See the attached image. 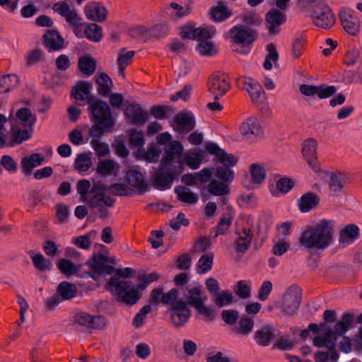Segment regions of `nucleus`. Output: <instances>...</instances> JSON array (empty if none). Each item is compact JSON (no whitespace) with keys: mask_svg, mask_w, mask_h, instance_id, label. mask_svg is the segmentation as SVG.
<instances>
[{"mask_svg":"<svg viewBox=\"0 0 362 362\" xmlns=\"http://www.w3.org/2000/svg\"><path fill=\"white\" fill-rule=\"evenodd\" d=\"M53 9L62 16H64L68 22L71 20H74V17L77 15L74 10L70 8L66 1H59L54 4Z\"/></svg>","mask_w":362,"mask_h":362,"instance_id":"nucleus-46","label":"nucleus"},{"mask_svg":"<svg viewBox=\"0 0 362 362\" xmlns=\"http://www.w3.org/2000/svg\"><path fill=\"white\" fill-rule=\"evenodd\" d=\"M126 179L128 183L139 191H146L148 187L144 175L137 167L130 168L126 173Z\"/></svg>","mask_w":362,"mask_h":362,"instance_id":"nucleus-19","label":"nucleus"},{"mask_svg":"<svg viewBox=\"0 0 362 362\" xmlns=\"http://www.w3.org/2000/svg\"><path fill=\"white\" fill-rule=\"evenodd\" d=\"M203 159V156L198 151H189L185 153L181 158L177 159V165L179 162H182L183 165L186 164L191 169L195 170L199 168Z\"/></svg>","mask_w":362,"mask_h":362,"instance_id":"nucleus-27","label":"nucleus"},{"mask_svg":"<svg viewBox=\"0 0 362 362\" xmlns=\"http://www.w3.org/2000/svg\"><path fill=\"white\" fill-rule=\"evenodd\" d=\"M239 131L243 139L250 143L257 141L264 134L260 122L255 117H248L243 122Z\"/></svg>","mask_w":362,"mask_h":362,"instance_id":"nucleus-8","label":"nucleus"},{"mask_svg":"<svg viewBox=\"0 0 362 362\" xmlns=\"http://www.w3.org/2000/svg\"><path fill=\"white\" fill-rule=\"evenodd\" d=\"M184 295L187 301V305L189 304L193 308H195L202 303H205L207 300L206 296L203 294L199 286L191 285L187 286Z\"/></svg>","mask_w":362,"mask_h":362,"instance_id":"nucleus-20","label":"nucleus"},{"mask_svg":"<svg viewBox=\"0 0 362 362\" xmlns=\"http://www.w3.org/2000/svg\"><path fill=\"white\" fill-rule=\"evenodd\" d=\"M337 337L336 333L333 331L328 330L324 335H317L315 337L313 343V345L317 347L325 346L329 350L332 351L334 349Z\"/></svg>","mask_w":362,"mask_h":362,"instance_id":"nucleus-26","label":"nucleus"},{"mask_svg":"<svg viewBox=\"0 0 362 362\" xmlns=\"http://www.w3.org/2000/svg\"><path fill=\"white\" fill-rule=\"evenodd\" d=\"M78 69L83 75L86 76L90 75V57L88 54H83L78 57Z\"/></svg>","mask_w":362,"mask_h":362,"instance_id":"nucleus-63","label":"nucleus"},{"mask_svg":"<svg viewBox=\"0 0 362 362\" xmlns=\"http://www.w3.org/2000/svg\"><path fill=\"white\" fill-rule=\"evenodd\" d=\"M71 214L70 207L64 203L56 205V216L60 223H66Z\"/></svg>","mask_w":362,"mask_h":362,"instance_id":"nucleus-59","label":"nucleus"},{"mask_svg":"<svg viewBox=\"0 0 362 362\" xmlns=\"http://www.w3.org/2000/svg\"><path fill=\"white\" fill-rule=\"evenodd\" d=\"M233 216V211L231 210L223 214L217 226L216 235H223L228 230L232 224Z\"/></svg>","mask_w":362,"mask_h":362,"instance_id":"nucleus-53","label":"nucleus"},{"mask_svg":"<svg viewBox=\"0 0 362 362\" xmlns=\"http://www.w3.org/2000/svg\"><path fill=\"white\" fill-rule=\"evenodd\" d=\"M133 274V269L129 267L117 269L115 274L111 276L105 284V289L109 291L117 301L129 305H134L140 298L139 287L131 281L127 280Z\"/></svg>","mask_w":362,"mask_h":362,"instance_id":"nucleus-2","label":"nucleus"},{"mask_svg":"<svg viewBox=\"0 0 362 362\" xmlns=\"http://www.w3.org/2000/svg\"><path fill=\"white\" fill-rule=\"evenodd\" d=\"M18 77L15 74H8L0 77V93H6L17 86Z\"/></svg>","mask_w":362,"mask_h":362,"instance_id":"nucleus-48","label":"nucleus"},{"mask_svg":"<svg viewBox=\"0 0 362 362\" xmlns=\"http://www.w3.org/2000/svg\"><path fill=\"white\" fill-rule=\"evenodd\" d=\"M57 267L66 277H71L78 272V267L66 259H59Z\"/></svg>","mask_w":362,"mask_h":362,"instance_id":"nucleus-47","label":"nucleus"},{"mask_svg":"<svg viewBox=\"0 0 362 362\" xmlns=\"http://www.w3.org/2000/svg\"><path fill=\"white\" fill-rule=\"evenodd\" d=\"M327 179L330 191L334 194L340 192L349 182L348 176L343 173H327Z\"/></svg>","mask_w":362,"mask_h":362,"instance_id":"nucleus-23","label":"nucleus"},{"mask_svg":"<svg viewBox=\"0 0 362 362\" xmlns=\"http://www.w3.org/2000/svg\"><path fill=\"white\" fill-rule=\"evenodd\" d=\"M95 254L92 258V279L100 285L106 281L105 276L115 274V258L110 255L106 246L95 243Z\"/></svg>","mask_w":362,"mask_h":362,"instance_id":"nucleus-3","label":"nucleus"},{"mask_svg":"<svg viewBox=\"0 0 362 362\" xmlns=\"http://www.w3.org/2000/svg\"><path fill=\"white\" fill-rule=\"evenodd\" d=\"M115 119L110 106L105 102L96 101L92 105V136H100L112 131Z\"/></svg>","mask_w":362,"mask_h":362,"instance_id":"nucleus-5","label":"nucleus"},{"mask_svg":"<svg viewBox=\"0 0 362 362\" xmlns=\"http://www.w3.org/2000/svg\"><path fill=\"white\" fill-rule=\"evenodd\" d=\"M334 228V222L327 219L306 226L298 239L301 248L309 252L325 250L333 242Z\"/></svg>","mask_w":362,"mask_h":362,"instance_id":"nucleus-1","label":"nucleus"},{"mask_svg":"<svg viewBox=\"0 0 362 362\" xmlns=\"http://www.w3.org/2000/svg\"><path fill=\"white\" fill-rule=\"evenodd\" d=\"M74 28V32L76 35L78 37H87L90 39V34L89 33L90 25L83 23L81 18L78 15L74 17V20H71L69 22Z\"/></svg>","mask_w":362,"mask_h":362,"instance_id":"nucleus-38","label":"nucleus"},{"mask_svg":"<svg viewBox=\"0 0 362 362\" xmlns=\"http://www.w3.org/2000/svg\"><path fill=\"white\" fill-rule=\"evenodd\" d=\"M71 93L78 105H87L88 111H90V86L88 82H78L73 88Z\"/></svg>","mask_w":362,"mask_h":362,"instance_id":"nucleus-17","label":"nucleus"},{"mask_svg":"<svg viewBox=\"0 0 362 362\" xmlns=\"http://www.w3.org/2000/svg\"><path fill=\"white\" fill-rule=\"evenodd\" d=\"M233 13L223 4L214 6L211 11V18L218 22L225 21L232 16Z\"/></svg>","mask_w":362,"mask_h":362,"instance_id":"nucleus-44","label":"nucleus"},{"mask_svg":"<svg viewBox=\"0 0 362 362\" xmlns=\"http://www.w3.org/2000/svg\"><path fill=\"white\" fill-rule=\"evenodd\" d=\"M359 235V229L354 224H349L341 231L339 242L343 246L346 247L355 241Z\"/></svg>","mask_w":362,"mask_h":362,"instance_id":"nucleus-28","label":"nucleus"},{"mask_svg":"<svg viewBox=\"0 0 362 362\" xmlns=\"http://www.w3.org/2000/svg\"><path fill=\"white\" fill-rule=\"evenodd\" d=\"M214 255L212 252L203 255L197 262L198 272L205 274L212 268Z\"/></svg>","mask_w":362,"mask_h":362,"instance_id":"nucleus-50","label":"nucleus"},{"mask_svg":"<svg viewBox=\"0 0 362 362\" xmlns=\"http://www.w3.org/2000/svg\"><path fill=\"white\" fill-rule=\"evenodd\" d=\"M175 192L178 199L182 202L194 204L198 201V195L188 187L178 186L175 188Z\"/></svg>","mask_w":362,"mask_h":362,"instance_id":"nucleus-39","label":"nucleus"},{"mask_svg":"<svg viewBox=\"0 0 362 362\" xmlns=\"http://www.w3.org/2000/svg\"><path fill=\"white\" fill-rule=\"evenodd\" d=\"M177 130L180 132L192 130L195 126V121L192 113H179L175 118Z\"/></svg>","mask_w":362,"mask_h":362,"instance_id":"nucleus-33","label":"nucleus"},{"mask_svg":"<svg viewBox=\"0 0 362 362\" xmlns=\"http://www.w3.org/2000/svg\"><path fill=\"white\" fill-rule=\"evenodd\" d=\"M17 122L22 127L30 128L33 126L36 121V117L33 115L30 110L27 108H21L16 113Z\"/></svg>","mask_w":362,"mask_h":362,"instance_id":"nucleus-40","label":"nucleus"},{"mask_svg":"<svg viewBox=\"0 0 362 362\" xmlns=\"http://www.w3.org/2000/svg\"><path fill=\"white\" fill-rule=\"evenodd\" d=\"M45 44L52 50H59L64 47V39L54 30H49L44 35Z\"/></svg>","mask_w":362,"mask_h":362,"instance_id":"nucleus-31","label":"nucleus"},{"mask_svg":"<svg viewBox=\"0 0 362 362\" xmlns=\"http://www.w3.org/2000/svg\"><path fill=\"white\" fill-rule=\"evenodd\" d=\"M108 189L103 184L95 183L92 187V208L98 209L100 218L107 215V206L113 204L114 200L107 195Z\"/></svg>","mask_w":362,"mask_h":362,"instance_id":"nucleus-6","label":"nucleus"},{"mask_svg":"<svg viewBox=\"0 0 362 362\" xmlns=\"http://www.w3.org/2000/svg\"><path fill=\"white\" fill-rule=\"evenodd\" d=\"M230 88L228 76L223 73L214 74L208 82V89L214 96V99H218L224 95Z\"/></svg>","mask_w":362,"mask_h":362,"instance_id":"nucleus-11","label":"nucleus"},{"mask_svg":"<svg viewBox=\"0 0 362 362\" xmlns=\"http://www.w3.org/2000/svg\"><path fill=\"white\" fill-rule=\"evenodd\" d=\"M354 320V315L351 313L344 314L341 320L336 323L334 326L335 332L339 335H343L350 328Z\"/></svg>","mask_w":362,"mask_h":362,"instance_id":"nucleus-49","label":"nucleus"},{"mask_svg":"<svg viewBox=\"0 0 362 362\" xmlns=\"http://www.w3.org/2000/svg\"><path fill=\"white\" fill-rule=\"evenodd\" d=\"M226 39L243 47L251 45L255 40V32L240 25L231 28L225 35Z\"/></svg>","mask_w":362,"mask_h":362,"instance_id":"nucleus-9","label":"nucleus"},{"mask_svg":"<svg viewBox=\"0 0 362 362\" xmlns=\"http://www.w3.org/2000/svg\"><path fill=\"white\" fill-rule=\"evenodd\" d=\"M213 300L216 305L221 308L230 304L233 300V296L230 292L223 291L216 294Z\"/></svg>","mask_w":362,"mask_h":362,"instance_id":"nucleus-61","label":"nucleus"},{"mask_svg":"<svg viewBox=\"0 0 362 362\" xmlns=\"http://www.w3.org/2000/svg\"><path fill=\"white\" fill-rule=\"evenodd\" d=\"M293 187L292 181L286 177L279 179L276 183V189L272 190L274 196H279L280 194L288 192Z\"/></svg>","mask_w":362,"mask_h":362,"instance_id":"nucleus-60","label":"nucleus"},{"mask_svg":"<svg viewBox=\"0 0 362 362\" xmlns=\"http://www.w3.org/2000/svg\"><path fill=\"white\" fill-rule=\"evenodd\" d=\"M34 266L40 271H45L52 268V263L49 259H45L40 253L32 252L30 253Z\"/></svg>","mask_w":362,"mask_h":362,"instance_id":"nucleus-51","label":"nucleus"},{"mask_svg":"<svg viewBox=\"0 0 362 362\" xmlns=\"http://www.w3.org/2000/svg\"><path fill=\"white\" fill-rule=\"evenodd\" d=\"M286 21L284 14L275 8L271 9L265 15V26L269 34L276 35L281 31V25Z\"/></svg>","mask_w":362,"mask_h":362,"instance_id":"nucleus-16","label":"nucleus"},{"mask_svg":"<svg viewBox=\"0 0 362 362\" xmlns=\"http://www.w3.org/2000/svg\"><path fill=\"white\" fill-rule=\"evenodd\" d=\"M118 170L119 165L117 163L110 160H103L97 166V172L103 175L116 174Z\"/></svg>","mask_w":362,"mask_h":362,"instance_id":"nucleus-45","label":"nucleus"},{"mask_svg":"<svg viewBox=\"0 0 362 362\" xmlns=\"http://www.w3.org/2000/svg\"><path fill=\"white\" fill-rule=\"evenodd\" d=\"M215 175L223 181V182H231L235 177V173L233 170L230 168H223L222 167H218L214 168Z\"/></svg>","mask_w":362,"mask_h":362,"instance_id":"nucleus-62","label":"nucleus"},{"mask_svg":"<svg viewBox=\"0 0 362 362\" xmlns=\"http://www.w3.org/2000/svg\"><path fill=\"white\" fill-rule=\"evenodd\" d=\"M77 288L75 284L68 281L61 282L57 288V293L63 300H71L76 296Z\"/></svg>","mask_w":362,"mask_h":362,"instance_id":"nucleus-35","label":"nucleus"},{"mask_svg":"<svg viewBox=\"0 0 362 362\" xmlns=\"http://www.w3.org/2000/svg\"><path fill=\"white\" fill-rule=\"evenodd\" d=\"M126 114L134 124H143L148 118L147 112H144L140 105H132L127 107Z\"/></svg>","mask_w":362,"mask_h":362,"instance_id":"nucleus-32","label":"nucleus"},{"mask_svg":"<svg viewBox=\"0 0 362 362\" xmlns=\"http://www.w3.org/2000/svg\"><path fill=\"white\" fill-rule=\"evenodd\" d=\"M339 18L344 30L351 35H356L360 30L361 22L349 8H343L339 12Z\"/></svg>","mask_w":362,"mask_h":362,"instance_id":"nucleus-15","label":"nucleus"},{"mask_svg":"<svg viewBox=\"0 0 362 362\" xmlns=\"http://www.w3.org/2000/svg\"><path fill=\"white\" fill-rule=\"evenodd\" d=\"M206 362H239L235 357L228 358L221 351L210 354L206 357Z\"/></svg>","mask_w":362,"mask_h":362,"instance_id":"nucleus-64","label":"nucleus"},{"mask_svg":"<svg viewBox=\"0 0 362 362\" xmlns=\"http://www.w3.org/2000/svg\"><path fill=\"white\" fill-rule=\"evenodd\" d=\"M236 18L241 20L245 24L252 26H258L262 22L259 15L252 11L243 13L238 16Z\"/></svg>","mask_w":362,"mask_h":362,"instance_id":"nucleus-55","label":"nucleus"},{"mask_svg":"<svg viewBox=\"0 0 362 362\" xmlns=\"http://www.w3.org/2000/svg\"><path fill=\"white\" fill-rule=\"evenodd\" d=\"M253 325L254 322L252 319L246 315L243 316L238 322L237 331L243 335H247L252 332Z\"/></svg>","mask_w":362,"mask_h":362,"instance_id":"nucleus-57","label":"nucleus"},{"mask_svg":"<svg viewBox=\"0 0 362 362\" xmlns=\"http://www.w3.org/2000/svg\"><path fill=\"white\" fill-rule=\"evenodd\" d=\"M44 157L39 153H33L29 156H25L21 159V166L23 170L29 173L32 170L44 162Z\"/></svg>","mask_w":362,"mask_h":362,"instance_id":"nucleus-37","label":"nucleus"},{"mask_svg":"<svg viewBox=\"0 0 362 362\" xmlns=\"http://www.w3.org/2000/svg\"><path fill=\"white\" fill-rule=\"evenodd\" d=\"M315 25L321 28H329L335 21L331 9L324 4L314 5L311 14Z\"/></svg>","mask_w":362,"mask_h":362,"instance_id":"nucleus-10","label":"nucleus"},{"mask_svg":"<svg viewBox=\"0 0 362 362\" xmlns=\"http://www.w3.org/2000/svg\"><path fill=\"white\" fill-rule=\"evenodd\" d=\"M243 88L249 93L252 102L257 103L264 93L257 81L251 78H245Z\"/></svg>","mask_w":362,"mask_h":362,"instance_id":"nucleus-29","label":"nucleus"},{"mask_svg":"<svg viewBox=\"0 0 362 362\" xmlns=\"http://www.w3.org/2000/svg\"><path fill=\"white\" fill-rule=\"evenodd\" d=\"M251 284L246 281H239L234 288L235 293L240 298L245 299L250 296Z\"/></svg>","mask_w":362,"mask_h":362,"instance_id":"nucleus-58","label":"nucleus"},{"mask_svg":"<svg viewBox=\"0 0 362 362\" xmlns=\"http://www.w3.org/2000/svg\"><path fill=\"white\" fill-rule=\"evenodd\" d=\"M183 147L180 142L172 141L165 146V156L161 160L164 168L168 166H177V159L181 158Z\"/></svg>","mask_w":362,"mask_h":362,"instance_id":"nucleus-14","label":"nucleus"},{"mask_svg":"<svg viewBox=\"0 0 362 362\" xmlns=\"http://www.w3.org/2000/svg\"><path fill=\"white\" fill-rule=\"evenodd\" d=\"M164 168L160 163V168L153 175V181L158 187L160 189H165L170 187L173 180L183 172V163L179 162L177 166H168Z\"/></svg>","mask_w":362,"mask_h":362,"instance_id":"nucleus-7","label":"nucleus"},{"mask_svg":"<svg viewBox=\"0 0 362 362\" xmlns=\"http://www.w3.org/2000/svg\"><path fill=\"white\" fill-rule=\"evenodd\" d=\"M74 168L80 174L87 172L90 168V154L88 153L78 154L74 160Z\"/></svg>","mask_w":362,"mask_h":362,"instance_id":"nucleus-41","label":"nucleus"},{"mask_svg":"<svg viewBox=\"0 0 362 362\" xmlns=\"http://www.w3.org/2000/svg\"><path fill=\"white\" fill-rule=\"evenodd\" d=\"M134 55V51L122 49L118 54L117 64L119 66V74L122 77L124 76V69L131 63Z\"/></svg>","mask_w":362,"mask_h":362,"instance_id":"nucleus-42","label":"nucleus"},{"mask_svg":"<svg viewBox=\"0 0 362 362\" xmlns=\"http://www.w3.org/2000/svg\"><path fill=\"white\" fill-rule=\"evenodd\" d=\"M249 172L254 184H261L266 177V165L264 163H253L249 167Z\"/></svg>","mask_w":362,"mask_h":362,"instance_id":"nucleus-34","label":"nucleus"},{"mask_svg":"<svg viewBox=\"0 0 362 362\" xmlns=\"http://www.w3.org/2000/svg\"><path fill=\"white\" fill-rule=\"evenodd\" d=\"M273 247L272 252L276 256H281L287 252L291 247L288 238L281 235H276L272 240Z\"/></svg>","mask_w":362,"mask_h":362,"instance_id":"nucleus-36","label":"nucleus"},{"mask_svg":"<svg viewBox=\"0 0 362 362\" xmlns=\"http://www.w3.org/2000/svg\"><path fill=\"white\" fill-rule=\"evenodd\" d=\"M207 191L211 194L221 197L220 202L222 204L225 205L227 204L228 199L225 196L230 192V188L226 183L213 180L209 183Z\"/></svg>","mask_w":362,"mask_h":362,"instance_id":"nucleus-22","label":"nucleus"},{"mask_svg":"<svg viewBox=\"0 0 362 362\" xmlns=\"http://www.w3.org/2000/svg\"><path fill=\"white\" fill-rule=\"evenodd\" d=\"M272 337V332L269 327H264L256 332L255 339L258 344L267 346Z\"/></svg>","mask_w":362,"mask_h":362,"instance_id":"nucleus-54","label":"nucleus"},{"mask_svg":"<svg viewBox=\"0 0 362 362\" xmlns=\"http://www.w3.org/2000/svg\"><path fill=\"white\" fill-rule=\"evenodd\" d=\"M301 291L296 286H291L285 293L283 300V311L288 315L294 314L301 302Z\"/></svg>","mask_w":362,"mask_h":362,"instance_id":"nucleus-13","label":"nucleus"},{"mask_svg":"<svg viewBox=\"0 0 362 362\" xmlns=\"http://www.w3.org/2000/svg\"><path fill=\"white\" fill-rule=\"evenodd\" d=\"M206 149L210 154L214 155L219 163L226 167H233L237 163V159L232 154L226 153L215 144H206Z\"/></svg>","mask_w":362,"mask_h":362,"instance_id":"nucleus-18","label":"nucleus"},{"mask_svg":"<svg viewBox=\"0 0 362 362\" xmlns=\"http://www.w3.org/2000/svg\"><path fill=\"white\" fill-rule=\"evenodd\" d=\"M163 304L169 305L167 314L174 327H181L189 321L191 310L187 303L179 298V292L177 289L173 288L167 292V295L163 298Z\"/></svg>","mask_w":362,"mask_h":362,"instance_id":"nucleus-4","label":"nucleus"},{"mask_svg":"<svg viewBox=\"0 0 362 362\" xmlns=\"http://www.w3.org/2000/svg\"><path fill=\"white\" fill-rule=\"evenodd\" d=\"M320 197L312 192L304 194L298 199V206L299 210L303 213H307L315 209L319 204Z\"/></svg>","mask_w":362,"mask_h":362,"instance_id":"nucleus-25","label":"nucleus"},{"mask_svg":"<svg viewBox=\"0 0 362 362\" xmlns=\"http://www.w3.org/2000/svg\"><path fill=\"white\" fill-rule=\"evenodd\" d=\"M252 238L251 230L248 228L237 229L235 238V249L238 252H245L250 246Z\"/></svg>","mask_w":362,"mask_h":362,"instance_id":"nucleus-21","label":"nucleus"},{"mask_svg":"<svg viewBox=\"0 0 362 362\" xmlns=\"http://www.w3.org/2000/svg\"><path fill=\"white\" fill-rule=\"evenodd\" d=\"M107 14L108 11L103 3L92 2V21L103 22L107 18Z\"/></svg>","mask_w":362,"mask_h":362,"instance_id":"nucleus-43","label":"nucleus"},{"mask_svg":"<svg viewBox=\"0 0 362 362\" xmlns=\"http://www.w3.org/2000/svg\"><path fill=\"white\" fill-rule=\"evenodd\" d=\"M267 48L269 54L265 59L263 66L265 69L271 70L272 69L273 64H276L279 59V54L276 50L275 46L273 44H269L267 46Z\"/></svg>","mask_w":362,"mask_h":362,"instance_id":"nucleus-56","label":"nucleus"},{"mask_svg":"<svg viewBox=\"0 0 362 362\" xmlns=\"http://www.w3.org/2000/svg\"><path fill=\"white\" fill-rule=\"evenodd\" d=\"M95 83L97 90L99 95L103 96L107 95L112 87L111 78L105 73H100L95 76Z\"/></svg>","mask_w":362,"mask_h":362,"instance_id":"nucleus-30","label":"nucleus"},{"mask_svg":"<svg viewBox=\"0 0 362 362\" xmlns=\"http://www.w3.org/2000/svg\"><path fill=\"white\" fill-rule=\"evenodd\" d=\"M77 193L80 195L81 202H88L90 197V182L86 179L81 180L76 183Z\"/></svg>","mask_w":362,"mask_h":362,"instance_id":"nucleus-52","label":"nucleus"},{"mask_svg":"<svg viewBox=\"0 0 362 362\" xmlns=\"http://www.w3.org/2000/svg\"><path fill=\"white\" fill-rule=\"evenodd\" d=\"M90 137V127L81 126L71 132L69 134L70 141L76 146L87 143Z\"/></svg>","mask_w":362,"mask_h":362,"instance_id":"nucleus-24","label":"nucleus"},{"mask_svg":"<svg viewBox=\"0 0 362 362\" xmlns=\"http://www.w3.org/2000/svg\"><path fill=\"white\" fill-rule=\"evenodd\" d=\"M317 141L313 138L306 139L301 145L302 156L315 172L320 170V165L317 161Z\"/></svg>","mask_w":362,"mask_h":362,"instance_id":"nucleus-12","label":"nucleus"}]
</instances>
